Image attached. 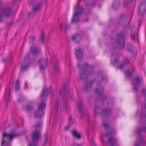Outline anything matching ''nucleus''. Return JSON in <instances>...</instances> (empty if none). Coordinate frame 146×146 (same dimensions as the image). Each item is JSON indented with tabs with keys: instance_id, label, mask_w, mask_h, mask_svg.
<instances>
[{
	"instance_id": "39",
	"label": "nucleus",
	"mask_w": 146,
	"mask_h": 146,
	"mask_svg": "<svg viewBox=\"0 0 146 146\" xmlns=\"http://www.w3.org/2000/svg\"><path fill=\"white\" fill-rule=\"evenodd\" d=\"M35 3V1L34 0H32L29 2V5L31 6H33Z\"/></svg>"
},
{
	"instance_id": "41",
	"label": "nucleus",
	"mask_w": 146,
	"mask_h": 146,
	"mask_svg": "<svg viewBox=\"0 0 146 146\" xmlns=\"http://www.w3.org/2000/svg\"><path fill=\"white\" fill-rule=\"evenodd\" d=\"M90 143L91 145L92 146H95V143L94 141L93 140H92L90 141Z\"/></svg>"
},
{
	"instance_id": "50",
	"label": "nucleus",
	"mask_w": 146,
	"mask_h": 146,
	"mask_svg": "<svg viewBox=\"0 0 146 146\" xmlns=\"http://www.w3.org/2000/svg\"><path fill=\"white\" fill-rule=\"evenodd\" d=\"M137 101L138 102L140 100V98H137L136 99Z\"/></svg>"
},
{
	"instance_id": "48",
	"label": "nucleus",
	"mask_w": 146,
	"mask_h": 146,
	"mask_svg": "<svg viewBox=\"0 0 146 146\" xmlns=\"http://www.w3.org/2000/svg\"><path fill=\"white\" fill-rule=\"evenodd\" d=\"M6 58H3L2 59V61L3 62H4L6 61Z\"/></svg>"
},
{
	"instance_id": "49",
	"label": "nucleus",
	"mask_w": 146,
	"mask_h": 146,
	"mask_svg": "<svg viewBox=\"0 0 146 146\" xmlns=\"http://www.w3.org/2000/svg\"><path fill=\"white\" fill-rule=\"evenodd\" d=\"M69 127L68 126H66L65 127V129L66 130H67L68 129H69Z\"/></svg>"
},
{
	"instance_id": "30",
	"label": "nucleus",
	"mask_w": 146,
	"mask_h": 146,
	"mask_svg": "<svg viewBox=\"0 0 146 146\" xmlns=\"http://www.w3.org/2000/svg\"><path fill=\"white\" fill-rule=\"evenodd\" d=\"M20 88V85L19 81V80H17L15 84V88L16 90H18Z\"/></svg>"
},
{
	"instance_id": "16",
	"label": "nucleus",
	"mask_w": 146,
	"mask_h": 146,
	"mask_svg": "<svg viewBox=\"0 0 146 146\" xmlns=\"http://www.w3.org/2000/svg\"><path fill=\"white\" fill-rule=\"evenodd\" d=\"M51 62L53 63L55 72L56 73H59L60 72V70L56 60L53 58V60H51Z\"/></svg>"
},
{
	"instance_id": "15",
	"label": "nucleus",
	"mask_w": 146,
	"mask_h": 146,
	"mask_svg": "<svg viewBox=\"0 0 146 146\" xmlns=\"http://www.w3.org/2000/svg\"><path fill=\"white\" fill-rule=\"evenodd\" d=\"M31 52L33 54L36 55L40 53V50L36 45L33 46L30 49Z\"/></svg>"
},
{
	"instance_id": "25",
	"label": "nucleus",
	"mask_w": 146,
	"mask_h": 146,
	"mask_svg": "<svg viewBox=\"0 0 146 146\" xmlns=\"http://www.w3.org/2000/svg\"><path fill=\"white\" fill-rule=\"evenodd\" d=\"M11 93L10 90L9 88L7 89L6 90L5 93L4 98L5 99H7L8 101Z\"/></svg>"
},
{
	"instance_id": "34",
	"label": "nucleus",
	"mask_w": 146,
	"mask_h": 146,
	"mask_svg": "<svg viewBox=\"0 0 146 146\" xmlns=\"http://www.w3.org/2000/svg\"><path fill=\"white\" fill-rule=\"evenodd\" d=\"M142 94L143 96L146 97V88L142 89Z\"/></svg>"
},
{
	"instance_id": "38",
	"label": "nucleus",
	"mask_w": 146,
	"mask_h": 146,
	"mask_svg": "<svg viewBox=\"0 0 146 146\" xmlns=\"http://www.w3.org/2000/svg\"><path fill=\"white\" fill-rule=\"evenodd\" d=\"M68 121L69 123L72 124V117L71 116H70L68 119Z\"/></svg>"
},
{
	"instance_id": "45",
	"label": "nucleus",
	"mask_w": 146,
	"mask_h": 146,
	"mask_svg": "<svg viewBox=\"0 0 146 146\" xmlns=\"http://www.w3.org/2000/svg\"><path fill=\"white\" fill-rule=\"evenodd\" d=\"M73 146H82V145L79 144L77 143H74L73 144Z\"/></svg>"
},
{
	"instance_id": "31",
	"label": "nucleus",
	"mask_w": 146,
	"mask_h": 146,
	"mask_svg": "<svg viewBox=\"0 0 146 146\" xmlns=\"http://www.w3.org/2000/svg\"><path fill=\"white\" fill-rule=\"evenodd\" d=\"M25 108L27 111H29L33 109V107L30 104H28L25 106Z\"/></svg>"
},
{
	"instance_id": "3",
	"label": "nucleus",
	"mask_w": 146,
	"mask_h": 146,
	"mask_svg": "<svg viewBox=\"0 0 146 146\" xmlns=\"http://www.w3.org/2000/svg\"><path fill=\"white\" fill-rule=\"evenodd\" d=\"M42 123L40 121H37L34 127L35 130L32 134L33 141H37L40 138V128L42 127Z\"/></svg>"
},
{
	"instance_id": "35",
	"label": "nucleus",
	"mask_w": 146,
	"mask_h": 146,
	"mask_svg": "<svg viewBox=\"0 0 146 146\" xmlns=\"http://www.w3.org/2000/svg\"><path fill=\"white\" fill-rule=\"evenodd\" d=\"M133 0H127L126 1H125L124 3V5L125 6H127L128 4L132 2Z\"/></svg>"
},
{
	"instance_id": "17",
	"label": "nucleus",
	"mask_w": 146,
	"mask_h": 146,
	"mask_svg": "<svg viewBox=\"0 0 146 146\" xmlns=\"http://www.w3.org/2000/svg\"><path fill=\"white\" fill-rule=\"evenodd\" d=\"M48 94V90L47 88L44 87L41 93L40 98L41 99L43 100L46 98Z\"/></svg>"
},
{
	"instance_id": "2",
	"label": "nucleus",
	"mask_w": 146,
	"mask_h": 146,
	"mask_svg": "<svg viewBox=\"0 0 146 146\" xmlns=\"http://www.w3.org/2000/svg\"><path fill=\"white\" fill-rule=\"evenodd\" d=\"M77 66L81 70L80 72V77L81 79H84L86 77V74L85 71L88 72L89 74L92 75L93 74V69L92 66H89L87 63L79 65V62H78Z\"/></svg>"
},
{
	"instance_id": "51",
	"label": "nucleus",
	"mask_w": 146,
	"mask_h": 146,
	"mask_svg": "<svg viewBox=\"0 0 146 146\" xmlns=\"http://www.w3.org/2000/svg\"><path fill=\"white\" fill-rule=\"evenodd\" d=\"M132 37H133V39L134 40H135V36L134 35H133L132 36Z\"/></svg>"
},
{
	"instance_id": "1",
	"label": "nucleus",
	"mask_w": 146,
	"mask_h": 146,
	"mask_svg": "<svg viewBox=\"0 0 146 146\" xmlns=\"http://www.w3.org/2000/svg\"><path fill=\"white\" fill-rule=\"evenodd\" d=\"M19 135L15 132L12 130L8 133H4L3 134L1 143V146H9L11 145V142L13 139L18 137Z\"/></svg>"
},
{
	"instance_id": "44",
	"label": "nucleus",
	"mask_w": 146,
	"mask_h": 146,
	"mask_svg": "<svg viewBox=\"0 0 146 146\" xmlns=\"http://www.w3.org/2000/svg\"><path fill=\"white\" fill-rule=\"evenodd\" d=\"M98 107H96L94 110V112L96 113H98Z\"/></svg>"
},
{
	"instance_id": "33",
	"label": "nucleus",
	"mask_w": 146,
	"mask_h": 146,
	"mask_svg": "<svg viewBox=\"0 0 146 146\" xmlns=\"http://www.w3.org/2000/svg\"><path fill=\"white\" fill-rule=\"evenodd\" d=\"M30 42L31 43L33 42L35 40V38L34 36H31L29 37Z\"/></svg>"
},
{
	"instance_id": "9",
	"label": "nucleus",
	"mask_w": 146,
	"mask_h": 146,
	"mask_svg": "<svg viewBox=\"0 0 146 146\" xmlns=\"http://www.w3.org/2000/svg\"><path fill=\"white\" fill-rule=\"evenodd\" d=\"M95 90L96 93L97 95L100 96V98H102V100L103 102L106 100V97L102 94L103 89L101 86H99L95 88Z\"/></svg>"
},
{
	"instance_id": "21",
	"label": "nucleus",
	"mask_w": 146,
	"mask_h": 146,
	"mask_svg": "<svg viewBox=\"0 0 146 146\" xmlns=\"http://www.w3.org/2000/svg\"><path fill=\"white\" fill-rule=\"evenodd\" d=\"M92 86V81L87 82L85 84L84 86V89L86 91L90 89Z\"/></svg>"
},
{
	"instance_id": "27",
	"label": "nucleus",
	"mask_w": 146,
	"mask_h": 146,
	"mask_svg": "<svg viewBox=\"0 0 146 146\" xmlns=\"http://www.w3.org/2000/svg\"><path fill=\"white\" fill-rule=\"evenodd\" d=\"M69 28V26L67 23H62L60 26V28L61 30H62L64 28L66 31Z\"/></svg>"
},
{
	"instance_id": "40",
	"label": "nucleus",
	"mask_w": 146,
	"mask_h": 146,
	"mask_svg": "<svg viewBox=\"0 0 146 146\" xmlns=\"http://www.w3.org/2000/svg\"><path fill=\"white\" fill-rule=\"evenodd\" d=\"M24 100V99L23 98L22 96H21V97L20 99H18V101L19 102H22Z\"/></svg>"
},
{
	"instance_id": "23",
	"label": "nucleus",
	"mask_w": 146,
	"mask_h": 146,
	"mask_svg": "<svg viewBox=\"0 0 146 146\" xmlns=\"http://www.w3.org/2000/svg\"><path fill=\"white\" fill-rule=\"evenodd\" d=\"M81 38V36L78 34H75L72 37V40L76 42H79Z\"/></svg>"
},
{
	"instance_id": "28",
	"label": "nucleus",
	"mask_w": 146,
	"mask_h": 146,
	"mask_svg": "<svg viewBox=\"0 0 146 146\" xmlns=\"http://www.w3.org/2000/svg\"><path fill=\"white\" fill-rule=\"evenodd\" d=\"M120 4V2L118 0L116 2L114 1L112 7L115 9H117L119 7Z\"/></svg>"
},
{
	"instance_id": "52",
	"label": "nucleus",
	"mask_w": 146,
	"mask_h": 146,
	"mask_svg": "<svg viewBox=\"0 0 146 146\" xmlns=\"http://www.w3.org/2000/svg\"><path fill=\"white\" fill-rule=\"evenodd\" d=\"M118 61V60L117 59H115V60L114 61L115 62H117Z\"/></svg>"
},
{
	"instance_id": "14",
	"label": "nucleus",
	"mask_w": 146,
	"mask_h": 146,
	"mask_svg": "<svg viewBox=\"0 0 146 146\" xmlns=\"http://www.w3.org/2000/svg\"><path fill=\"white\" fill-rule=\"evenodd\" d=\"M106 144L107 145H110L111 146H116L117 145V140L114 137H110L108 141L107 142Z\"/></svg>"
},
{
	"instance_id": "46",
	"label": "nucleus",
	"mask_w": 146,
	"mask_h": 146,
	"mask_svg": "<svg viewBox=\"0 0 146 146\" xmlns=\"http://www.w3.org/2000/svg\"><path fill=\"white\" fill-rule=\"evenodd\" d=\"M56 105H57V111H58V105H59V103L58 101L56 103Z\"/></svg>"
},
{
	"instance_id": "43",
	"label": "nucleus",
	"mask_w": 146,
	"mask_h": 146,
	"mask_svg": "<svg viewBox=\"0 0 146 146\" xmlns=\"http://www.w3.org/2000/svg\"><path fill=\"white\" fill-rule=\"evenodd\" d=\"M127 49L129 51L131 52L133 51V47L132 46H131V48L129 49L128 47H127Z\"/></svg>"
},
{
	"instance_id": "57",
	"label": "nucleus",
	"mask_w": 146,
	"mask_h": 146,
	"mask_svg": "<svg viewBox=\"0 0 146 146\" xmlns=\"http://www.w3.org/2000/svg\"><path fill=\"white\" fill-rule=\"evenodd\" d=\"M70 98H72V97L71 96Z\"/></svg>"
},
{
	"instance_id": "54",
	"label": "nucleus",
	"mask_w": 146,
	"mask_h": 146,
	"mask_svg": "<svg viewBox=\"0 0 146 146\" xmlns=\"http://www.w3.org/2000/svg\"><path fill=\"white\" fill-rule=\"evenodd\" d=\"M40 112H38V113H37V115H40Z\"/></svg>"
},
{
	"instance_id": "8",
	"label": "nucleus",
	"mask_w": 146,
	"mask_h": 146,
	"mask_svg": "<svg viewBox=\"0 0 146 146\" xmlns=\"http://www.w3.org/2000/svg\"><path fill=\"white\" fill-rule=\"evenodd\" d=\"M103 125L105 128L106 130V133L105 134L102 135V141L103 142H104L105 141L104 138L106 136H110L112 133H114L115 131L113 129H110L109 130H108L109 127L106 123L104 122L103 123Z\"/></svg>"
},
{
	"instance_id": "19",
	"label": "nucleus",
	"mask_w": 146,
	"mask_h": 146,
	"mask_svg": "<svg viewBox=\"0 0 146 146\" xmlns=\"http://www.w3.org/2000/svg\"><path fill=\"white\" fill-rule=\"evenodd\" d=\"M71 133L72 136L74 138L76 139H81V135L77 130H74L71 131Z\"/></svg>"
},
{
	"instance_id": "24",
	"label": "nucleus",
	"mask_w": 146,
	"mask_h": 146,
	"mask_svg": "<svg viewBox=\"0 0 146 146\" xmlns=\"http://www.w3.org/2000/svg\"><path fill=\"white\" fill-rule=\"evenodd\" d=\"M42 4V2H40L36 4V5L34 6L33 9V11L35 12L38 11L40 9Z\"/></svg>"
},
{
	"instance_id": "13",
	"label": "nucleus",
	"mask_w": 146,
	"mask_h": 146,
	"mask_svg": "<svg viewBox=\"0 0 146 146\" xmlns=\"http://www.w3.org/2000/svg\"><path fill=\"white\" fill-rule=\"evenodd\" d=\"M29 63V58L28 57L25 58L22 63L21 70L22 71L25 70L28 66Z\"/></svg>"
},
{
	"instance_id": "29",
	"label": "nucleus",
	"mask_w": 146,
	"mask_h": 146,
	"mask_svg": "<svg viewBox=\"0 0 146 146\" xmlns=\"http://www.w3.org/2000/svg\"><path fill=\"white\" fill-rule=\"evenodd\" d=\"M66 83L64 84L63 85V88L62 90H61L60 92V95L61 96H64L65 94V89L66 87Z\"/></svg>"
},
{
	"instance_id": "4",
	"label": "nucleus",
	"mask_w": 146,
	"mask_h": 146,
	"mask_svg": "<svg viewBox=\"0 0 146 146\" xmlns=\"http://www.w3.org/2000/svg\"><path fill=\"white\" fill-rule=\"evenodd\" d=\"M46 104L44 102L40 103L38 106V109L34 113V117L35 118H40L43 116L44 110L45 108Z\"/></svg>"
},
{
	"instance_id": "22",
	"label": "nucleus",
	"mask_w": 146,
	"mask_h": 146,
	"mask_svg": "<svg viewBox=\"0 0 146 146\" xmlns=\"http://www.w3.org/2000/svg\"><path fill=\"white\" fill-rule=\"evenodd\" d=\"M82 102L81 101H80L79 102L76 104L77 109L81 114L84 113V112L82 107Z\"/></svg>"
},
{
	"instance_id": "7",
	"label": "nucleus",
	"mask_w": 146,
	"mask_h": 146,
	"mask_svg": "<svg viewBox=\"0 0 146 146\" xmlns=\"http://www.w3.org/2000/svg\"><path fill=\"white\" fill-rule=\"evenodd\" d=\"M142 79L139 76L135 77L133 81V90L134 92H137L138 89Z\"/></svg>"
},
{
	"instance_id": "12",
	"label": "nucleus",
	"mask_w": 146,
	"mask_h": 146,
	"mask_svg": "<svg viewBox=\"0 0 146 146\" xmlns=\"http://www.w3.org/2000/svg\"><path fill=\"white\" fill-rule=\"evenodd\" d=\"M47 62L46 59L40 58L38 60L37 64L40 69L43 70L45 68Z\"/></svg>"
},
{
	"instance_id": "20",
	"label": "nucleus",
	"mask_w": 146,
	"mask_h": 146,
	"mask_svg": "<svg viewBox=\"0 0 146 146\" xmlns=\"http://www.w3.org/2000/svg\"><path fill=\"white\" fill-rule=\"evenodd\" d=\"M129 64V61L128 59H127L120 65L119 67V68L121 69H126L127 68Z\"/></svg>"
},
{
	"instance_id": "53",
	"label": "nucleus",
	"mask_w": 146,
	"mask_h": 146,
	"mask_svg": "<svg viewBox=\"0 0 146 146\" xmlns=\"http://www.w3.org/2000/svg\"><path fill=\"white\" fill-rule=\"evenodd\" d=\"M64 106L66 108V109L67 108V104H65L64 105Z\"/></svg>"
},
{
	"instance_id": "36",
	"label": "nucleus",
	"mask_w": 146,
	"mask_h": 146,
	"mask_svg": "<svg viewBox=\"0 0 146 146\" xmlns=\"http://www.w3.org/2000/svg\"><path fill=\"white\" fill-rule=\"evenodd\" d=\"M131 72H130L129 70H127L126 71L125 74L127 76H130L131 75Z\"/></svg>"
},
{
	"instance_id": "18",
	"label": "nucleus",
	"mask_w": 146,
	"mask_h": 146,
	"mask_svg": "<svg viewBox=\"0 0 146 146\" xmlns=\"http://www.w3.org/2000/svg\"><path fill=\"white\" fill-rule=\"evenodd\" d=\"M146 11V4L142 3L139 7L138 13L139 15H140L142 11L144 13Z\"/></svg>"
},
{
	"instance_id": "10",
	"label": "nucleus",
	"mask_w": 146,
	"mask_h": 146,
	"mask_svg": "<svg viewBox=\"0 0 146 146\" xmlns=\"http://www.w3.org/2000/svg\"><path fill=\"white\" fill-rule=\"evenodd\" d=\"M124 38L123 35L121 33H120L117 34L116 39L114 40L115 42H116L118 45H120L121 42V47H123V48H124Z\"/></svg>"
},
{
	"instance_id": "32",
	"label": "nucleus",
	"mask_w": 146,
	"mask_h": 146,
	"mask_svg": "<svg viewBox=\"0 0 146 146\" xmlns=\"http://www.w3.org/2000/svg\"><path fill=\"white\" fill-rule=\"evenodd\" d=\"M48 141V136L46 134L44 136L43 145H45L47 143Z\"/></svg>"
},
{
	"instance_id": "56",
	"label": "nucleus",
	"mask_w": 146,
	"mask_h": 146,
	"mask_svg": "<svg viewBox=\"0 0 146 146\" xmlns=\"http://www.w3.org/2000/svg\"><path fill=\"white\" fill-rule=\"evenodd\" d=\"M49 54H50V57H51V56H52L49 53Z\"/></svg>"
},
{
	"instance_id": "5",
	"label": "nucleus",
	"mask_w": 146,
	"mask_h": 146,
	"mask_svg": "<svg viewBox=\"0 0 146 146\" xmlns=\"http://www.w3.org/2000/svg\"><path fill=\"white\" fill-rule=\"evenodd\" d=\"M84 9L82 7H80L78 5L75 7L74 9V13L71 22L72 23L78 22L79 21V16L83 12Z\"/></svg>"
},
{
	"instance_id": "55",
	"label": "nucleus",
	"mask_w": 146,
	"mask_h": 146,
	"mask_svg": "<svg viewBox=\"0 0 146 146\" xmlns=\"http://www.w3.org/2000/svg\"><path fill=\"white\" fill-rule=\"evenodd\" d=\"M145 108H146V104L145 103Z\"/></svg>"
},
{
	"instance_id": "6",
	"label": "nucleus",
	"mask_w": 146,
	"mask_h": 146,
	"mask_svg": "<svg viewBox=\"0 0 146 146\" xmlns=\"http://www.w3.org/2000/svg\"><path fill=\"white\" fill-rule=\"evenodd\" d=\"M142 131L146 132V125L145 126H143L142 128L138 129L137 132V134L138 135V141L135 143V146H140L143 143V141L141 137L139 135Z\"/></svg>"
},
{
	"instance_id": "42",
	"label": "nucleus",
	"mask_w": 146,
	"mask_h": 146,
	"mask_svg": "<svg viewBox=\"0 0 146 146\" xmlns=\"http://www.w3.org/2000/svg\"><path fill=\"white\" fill-rule=\"evenodd\" d=\"M29 146H36V145L35 143L32 142L29 143Z\"/></svg>"
},
{
	"instance_id": "47",
	"label": "nucleus",
	"mask_w": 146,
	"mask_h": 146,
	"mask_svg": "<svg viewBox=\"0 0 146 146\" xmlns=\"http://www.w3.org/2000/svg\"><path fill=\"white\" fill-rule=\"evenodd\" d=\"M27 82H26L25 83V88H27Z\"/></svg>"
},
{
	"instance_id": "37",
	"label": "nucleus",
	"mask_w": 146,
	"mask_h": 146,
	"mask_svg": "<svg viewBox=\"0 0 146 146\" xmlns=\"http://www.w3.org/2000/svg\"><path fill=\"white\" fill-rule=\"evenodd\" d=\"M44 34L43 33H42L40 37V39L41 40V42L42 43H43L44 42Z\"/></svg>"
},
{
	"instance_id": "11",
	"label": "nucleus",
	"mask_w": 146,
	"mask_h": 146,
	"mask_svg": "<svg viewBox=\"0 0 146 146\" xmlns=\"http://www.w3.org/2000/svg\"><path fill=\"white\" fill-rule=\"evenodd\" d=\"M75 54L78 60V62H79V65H82L81 59L83 56L82 50L80 48H79L78 49L76 50L75 51Z\"/></svg>"
},
{
	"instance_id": "26",
	"label": "nucleus",
	"mask_w": 146,
	"mask_h": 146,
	"mask_svg": "<svg viewBox=\"0 0 146 146\" xmlns=\"http://www.w3.org/2000/svg\"><path fill=\"white\" fill-rule=\"evenodd\" d=\"M111 112V110L109 109H103L101 113L103 115H107L110 114Z\"/></svg>"
}]
</instances>
